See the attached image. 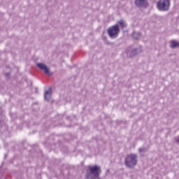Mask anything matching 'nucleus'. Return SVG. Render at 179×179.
<instances>
[{"instance_id":"9","label":"nucleus","mask_w":179,"mask_h":179,"mask_svg":"<svg viewBox=\"0 0 179 179\" xmlns=\"http://www.w3.org/2000/svg\"><path fill=\"white\" fill-rule=\"evenodd\" d=\"M119 24V26L122 28V29H125V27H127V22L124 20H120V21L117 22V24Z\"/></svg>"},{"instance_id":"7","label":"nucleus","mask_w":179,"mask_h":179,"mask_svg":"<svg viewBox=\"0 0 179 179\" xmlns=\"http://www.w3.org/2000/svg\"><path fill=\"white\" fill-rule=\"evenodd\" d=\"M140 50L139 49H133V50H129V51L127 52V57H129L130 58H132L135 57L137 54H139Z\"/></svg>"},{"instance_id":"4","label":"nucleus","mask_w":179,"mask_h":179,"mask_svg":"<svg viewBox=\"0 0 179 179\" xmlns=\"http://www.w3.org/2000/svg\"><path fill=\"white\" fill-rule=\"evenodd\" d=\"M108 33L111 38H115L120 34V27L118 24H115L112 27H110L108 30Z\"/></svg>"},{"instance_id":"3","label":"nucleus","mask_w":179,"mask_h":179,"mask_svg":"<svg viewBox=\"0 0 179 179\" xmlns=\"http://www.w3.org/2000/svg\"><path fill=\"white\" fill-rule=\"evenodd\" d=\"M90 173L92 176V179H99L100 174H101V168L97 166H90Z\"/></svg>"},{"instance_id":"1","label":"nucleus","mask_w":179,"mask_h":179,"mask_svg":"<svg viewBox=\"0 0 179 179\" xmlns=\"http://www.w3.org/2000/svg\"><path fill=\"white\" fill-rule=\"evenodd\" d=\"M170 0H159L157 3V8L161 12H167L168 10H170Z\"/></svg>"},{"instance_id":"11","label":"nucleus","mask_w":179,"mask_h":179,"mask_svg":"<svg viewBox=\"0 0 179 179\" xmlns=\"http://www.w3.org/2000/svg\"><path fill=\"white\" fill-rule=\"evenodd\" d=\"M132 36L135 40H138V38H141V33L140 32H134L132 34Z\"/></svg>"},{"instance_id":"10","label":"nucleus","mask_w":179,"mask_h":179,"mask_svg":"<svg viewBox=\"0 0 179 179\" xmlns=\"http://www.w3.org/2000/svg\"><path fill=\"white\" fill-rule=\"evenodd\" d=\"M170 47L171 48H176L179 47V43L176 41H171Z\"/></svg>"},{"instance_id":"13","label":"nucleus","mask_w":179,"mask_h":179,"mask_svg":"<svg viewBox=\"0 0 179 179\" xmlns=\"http://www.w3.org/2000/svg\"><path fill=\"white\" fill-rule=\"evenodd\" d=\"M139 152H143V148L138 149Z\"/></svg>"},{"instance_id":"12","label":"nucleus","mask_w":179,"mask_h":179,"mask_svg":"<svg viewBox=\"0 0 179 179\" xmlns=\"http://www.w3.org/2000/svg\"><path fill=\"white\" fill-rule=\"evenodd\" d=\"M175 142H176L177 143H179V136L175 138Z\"/></svg>"},{"instance_id":"8","label":"nucleus","mask_w":179,"mask_h":179,"mask_svg":"<svg viewBox=\"0 0 179 179\" xmlns=\"http://www.w3.org/2000/svg\"><path fill=\"white\" fill-rule=\"evenodd\" d=\"M51 87H49L48 90L45 91L44 99L47 101H50V100H51Z\"/></svg>"},{"instance_id":"2","label":"nucleus","mask_w":179,"mask_h":179,"mask_svg":"<svg viewBox=\"0 0 179 179\" xmlns=\"http://www.w3.org/2000/svg\"><path fill=\"white\" fill-rule=\"evenodd\" d=\"M136 155L131 154L126 157L125 164L127 167L132 169V167L136 166Z\"/></svg>"},{"instance_id":"14","label":"nucleus","mask_w":179,"mask_h":179,"mask_svg":"<svg viewBox=\"0 0 179 179\" xmlns=\"http://www.w3.org/2000/svg\"><path fill=\"white\" fill-rule=\"evenodd\" d=\"M178 44H179V42H178Z\"/></svg>"},{"instance_id":"6","label":"nucleus","mask_w":179,"mask_h":179,"mask_svg":"<svg viewBox=\"0 0 179 179\" xmlns=\"http://www.w3.org/2000/svg\"><path fill=\"white\" fill-rule=\"evenodd\" d=\"M37 66L39 67L42 71H44L46 75H50V68H48L45 64L43 63H39V64H37Z\"/></svg>"},{"instance_id":"5","label":"nucleus","mask_w":179,"mask_h":179,"mask_svg":"<svg viewBox=\"0 0 179 179\" xmlns=\"http://www.w3.org/2000/svg\"><path fill=\"white\" fill-rule=\"evenodd\" d=\"M134 3L137 8H146L148 6V0H135Z\"/></svg>"}]
</instances>
